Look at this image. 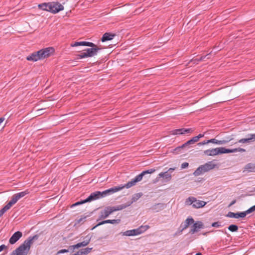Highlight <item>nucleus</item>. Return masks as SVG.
Here are the masks:
<instances>
[{"label": "nucleus", "instance_id": "f257e3e1", "mask_svg": "<svg viewBox=\"0 0 255 255\" xmlns=\"http://www.w3.org/2000/svg\"><path fill=\"white\" fill-rule=\"evenodd\" d=\"M38 235L29 237L17 249L12 252L11 255H27L30 248V246L34 241L37 240Z\"/></svg>", "mask_w": 255, "mask_h": 255}, {"label": "nucleus", "instance_id": "f03ea898", "mask_svg": "<svg viewBox=\"0 0 255 255\" xmlns=\"http://www.w3.org/2000/svg\"><path fill=\"white\" fill-rule=\"evenodd\" d=\"M245 151V149L240 147L230 149L221 147L206 150L204 151V153L207 156H215L223 153H233L236 152H244Z\"/></svg>", "mask_w": 255, "mask_h": 255}, {"label": "nucleus", "instance_id": "7ed1b4c3", "mask_svg": "<svg viewBox=\"0 0 255 255\" xmlns=\"http://www.w3.org/2000/svg\"><path fill=\"white\" fill-rule=\"evenodd\" d=\"M149 228V226L148 225H142L137 228V229L127 230L124 232H121L120 234L123 236H133L140 235L146 230H147Z\"/></svg>", "mask_w": 255, "mask_h": 255}, {"label": "nucleus", "instance_id": "20e7f679", "mask_svg": "<svg viewBox=\"0 0 255 255\" xmlns=\"http://www.w3.org/2000/svg\"><path fill=\"white\" fill-rule=\"evenodd\" d=\"M185 204L188 205H192L193 208L198 209L205 206L206 202L198 200L194 197H189L186 200Z\"/></svg>", "mask_w": 255, "mask_h": 255}, {"label": "nucleus", "instance_id": "39448f33", "mask_svg": "<svg viewBox=\"0 0 255 255\" xmlns=\"http://www.w3.org/2000/svg\"><path fill=\"white\" fill-rule=\"evenodd\" d=\"M40 60L50 57L54 52V49L53 47H47L38 51Z\"/></svg>", "mask_w": 255, "mask_h": 255}, {"label": "nucleus", "instance_id": "423d86ee", "mask_svg": "<svg viewBox=\"0 0 255 255\" xmlns=\"http://www.w3.org/2000/svg\"><path fill=\"white\" fill-rule=\"evenodd\" d=\"M64 6L58 2H50L49 11L53 13H56L63 10Z\"/></svg>", "mask_w": 255, "mask_h": 255}, {"label": "nucleus", "instance_id": "0eeeda50", "mask_svg": "<svg viewBox=\"0 0 255 255\" xmlns=\"http://www.w3.org/2000/svg\"><path fill=\"white\" fill-rule=\"evenodd\" d=\"M194 220L192 217H188L184 222H182L179 228V231L178 233H176V235L177 234H181L184 230L186 229L190 225L194 223Z\"/></svg>", "mask_w": 255, "mask_h": 255}, {"label": "nucleus", "instance_id": "6e6552de", "mask_svg": "<svg viewBox=\"0 0 255 255\" xmlns=\"http://www.w3.org/2000/svg\"><path fill=\"white\" fill-rule=\"evenodd\" d=\"M192 224L193 225L191 226L189 231V233L191 234H194L199 231L200 229L205 228L204 225L201 221H196V222H194V223H192Z\"/></svg>", "mask_w": 255, "mask_h": 255}, {"label": "nucleus", "instance_id": "1a4fd4ad", "mask_svg": "<svg viewBox=\"0 0 255 255\" xmlns=\"http://www.w3.org/2000/svg\"><path fill=\"white\" fill-rule=\"evenodd\" d=\"M101 49L99 48L96 45V46L91 48L85 49L84 51L86 54L87 57H91L96 55L99 50Z\"/></svg>", "mask_w": 255, "mask_h": 255}, {"label": "nucleus", "instance_id": "9d476101", "mask_svg": "<svg viewBox=\"0 0 255 255\" xmlns=\"http://www.w3.org/2000/svg\"><path fill=\"white\" fill-rule=\"evenodd\" d=\"M113 213V211H112V209L111 208V207L108 206L106 207L104 210L101 211L100 212V214L99 216V219L97 220V221H98L100 220L101 219H104L107 218L110 215L112 214Z\"/></svg>", "mask_w": 255, "mask_h": 255}, {"label": "nucleus", "instance_id": "9b49d317", "mask_svg": "<svg viewBox=\"0 0 255 255\" xmlns=\"http://www.w3.org/2000/svg\"><path fill=\"white\" fill-rule=\"evenodd\" d=\"M124 188V186H121L120 185L119 186L114 187L106 190H105L102 192L103 197H104L107 196L108 195L113 194L116 192H118L123 189Z\"/></svg>", "mask_w": 255, "mask_h": 255}, {"label": "nucleus", "instance_id": "f8f14e48", "mask_svg": "<svg viewBox=\"0 0 255 255\" xmlns=\"http://www.w3.org/2000/svg\"><path fill=\"white\" fill-rule=\"evenodd\" d=\"M194 131L191 128H178L171 131V133L173 135L183 134L186 133H192Z\"/></svg>", "mask_w": 255, "mask_h": 255}, {"label": "nucleus", "instance_id": "ddd939ff", "mask_svg": "<svg viewBox=\"0 0 255 255\" xmlns=\"http://www.w3.org/2000/svg\"><path fill=\"white\" fill-rule=\"evenodd\" d=\"M255 140V133L248 134L246 138H242L235 143H249Z\"/></svg>", "mask_w": 255, "mask_h": 255}, {"label": "nucleus", "instance_id": "4468645a", "mask_svg": "<svg viewBox=\"0 0 255 255\" xmlns=\"http://www.w3.org/2000/svg\"><path fill=\"white\" fill-rule=\"evenodd\" d=\"M29 193V191H28V190H26L24 191L19 192V193L14 194L12 196L11 199L15 204L18 200L23 198V197H24L26 195L28 194Z\"/></svg>", "mask_w": 255, "mask_h": 255}, {"label": "nucleus", "instance_id": "2eb2a0df", "mask_svg": "<svg viewBox=\"0 0 255 255\" xmlns=\"http://www.w3.org/2000/svg\"><path fill=\"white\" fill-rule=\"evenodd\" d=\"M103 195L102 192L100 191H96L92 193L90 196L86 198V201L87 202H91L92 201H94L97 199H99L101 198H103Z\"/></svg>", "mask_w": 255, "mask_h": 255}, {"label": "nucleus", "instance_id": "dca6fc26", "mask_svg": "<svg viewBox=\"0 0 255 255\" xmlns=\"http://www.w3.org/2000/svg\"><path fill=\"white\" fill-rule=\"evenodd\" d=\"M22 236V232L20 231H17L15 232L9 240V243L13 245L18 241L20 238Z\"/></svg>", "mask_w": 255, "mask_h": 255}, {"label": "nucleus", "instance_id": "f3484780", "mask_svg": "<svg viewBox=\"0 0 255 255\" xmlns=\"http://www.w3.org/2000/svg\"><path fill=\"white\" fill-rule=\"evenodd\" d=\"M141 179H140V177L138 175L135 176L134 179H132L131 181L128 182L127 184L124 185H121V186H124V188L126 187L127 188H130L131 187L135 185V184L140 181Z\"/></svg>", "mask_w": 255, "mask_h": 255}, {"label": "nucleus", "instance_id": "a211bd4d", "mask_svg": "<svg viewBox=\"0 0 255 255\" xmlns=\"http://www.w3.org/2000/svg\"><path fill=\"white\" fill-rule=\"evenodd\" d=\"M120 222H121V220L120 219H114V220H104V221H101V222H100L99 223H98L96 226H95L92 229V230H93L94 229L96 228V227H98L99 226L102 225L103 224H105L110 223V224H119Z\"/></svg>", "mask_w": 255, "mask_h": 255}, {"label": "nucleus", "instance_id": "6ab92c4d", "mask_svg": "<svg viewBox=\"0 0 255 255\" xmlns=\"http://www.w3.org/2000/svg\"><path fill=\"white\" fill-rule=\"evenodd\" d=\"M165 206V204L159 203L152 206L150 209L154 212H158L164 209Z\"/></svg>", "mask_w": 255, "mask_h": 255}, {"label": "nucleus", "instance_id": "aec40b11", "mask_svg": "<svg viewBox=\"0 0 255 255\" xmlns=\"http://www.w3.org/2000/svg\"><path fill=\"white\" fill-rule=\"evenodd\" d=\"M71 46L73 47L78 46H85L91 47H94V46H96V44L91 42L79 41L74 42V43L72 44Z\"/></svg>", "mask_w": 255, "mask_h": 255}, {"label": "nucleus", "instance_id": "412c9836", "mask_svg": "<svg viewBox=\"0 0 255 255\" xmlns=\"http://www.w3.org/2000/svg\"><path fill=\"white\" fill-rule=\"evenodd\" d=\"M226 216L229 218H234L236 219H238L240 218H243L245 217L244 212H238L236 213L232 212H229Z\"/></svg>", "mask_w": 255, "mask_h": 255}, {"label": "nucleus", "instance_id": "4be33fe9", "mask_svg": "<svg viewBox=\"0 0 255 255\" xmlns=\"http://www.w3.org/2000/svg\"><path fill=\"white\" fill-rule=\"evenodd\" d=\"M38 53H39L38 52V51L36 52H33L30 55L26 57V60L28 61H31L34 62L39 60L40 58L39 56L38 55Z\"/></svg>", "mask_w": 255, "mask_h": 255}, {"label": "nucleus", "instance_id": "5701e85b", "mask_svg": "<svg viewBox=\"0 0 255 255\" xmlns=\"http://www.w3.org/2000/svg\"><path fill=\"white\" fill-rule=\"evenodd\" d=\"M202 165L205 172L214 169L216 166V164L213 163L212 161H209Z\"/></svg>", "mask_w": 255, "mask_h": 255}, {"label": "nucleus", "instance_id": "b1692460", "mask_svg": "<svg viewBox=\"0 0 255 255\" xmlns=\"http://www.w3.org/2000/svg\"><path fill=\"white\" fill-rule=\"evenodd\" d=\"M131 205V203H128V202L126 204L119 205L117 206L111 207V208L112 209V211L114 212H115V211H120V210H122L123 209H124L128 207V206H129Z\"/></svg>", "mask_w": 255, "mask_h": 255}, {"label": "nucleus", "instance_id": "393cba45", "mask_svg": "<svg viewBox=\"0 0 255 255\" xmlns=\"http://www.w3.org/2000/svg\"><path fill=\"white\" fill-rule=\"evenodd\" d=\"M115 36V34L106 32L104 33V35H103L102 38H101V40L102 42H105L107 41L111 40L113 39Z\"/></svg>", "mask_w": 255, "mask_h": 255}, {"label": "nucleus", "instance_id": "a878e982", "mask_svg": "<svg viewBox=\"0 0 255 255\" xmlns=\"http://www.w3.org/2000/svg\"><path fill=\"white\" fill-rule=\"evenodd\" d=\"M84 239L85 240L83 242L77 243V244L78 245L77 246H79V248L81 247H85L87 246L91 242V237L89 235H87V236L85 237Z\"/></svg>", "mask_w": 255, "mask_h": 255}, {"label": "nucleus", "instance_id": "bb28decb", "mask_svg": "<svg viewBox=\"0 0 255 255\" xmlns=\"http://www.w3.org/2000/svg\"><path fill=\"white\" fill-rule=\"evenodd\" d=\"M158 177L163 178L167 182L169 181L171 179V175L168 173V171L160 173L158 174Z\"/></svg>", "mask_w": 255, "mask_h": 255}, {"label": "nucleus", "instance_id": "cd10ccee", "mask_svg": "<svg viewBox=\"0 0 255 255\" xmlns=\"http://www.w3.org/2000/svg\"><path fill=\"white\" fill-rule=\"evenodd\" d=\"M205 173L202 165L200 166L196 170L193 172V175L195 176H197Z\"/></svg>", "mask_w": 255, "mask_h": 255}, {"label": "nucleus", "instance_id": "c85d7f7f", "mask_svg": "<svg viewBox=\"0 0 255 255\" xmlns=\"http://www.w3.org/2000/svg\"><path fill=\"white\" fill-rule=\"evenodd\" d=\"M245 169L249 172H255V164L252 163H248L245 166Z\"/></svg>", "mask_w": 255, "mask_h": 255}, {"label": "nucleus", "instance_id": "c756f323", "mask_svg": "<svg viewBox=\"0 0 255 255\" xmlns=\"http://www.w3.org/2000/svg\"><path fill=\"white\" fill-rule=\"evenodd\" d=\"M155 171V169L151 168V169H149L143 171L141 173H140L138 175L140 177V179L142 180L143 176H144L145 174H151V173H153V172H154Z\"/></svg>", "mask_w": 255, "mask_h": 255}, {"label": "nucleus", "instance_id": "7c9ffc66", "mask_svg": "<svg viewBox=\"0 0 255 255\" xmlns=\"http://www.w3.org/2000/svg\"><path fill=\"white\" fill-rule=\"evenodd\" d=\"M38 7L39 9L49 11V2H44L38 4Z\"/></svg>", "mask_w": 255, "mask_h": 255}, {"label": "nucleus", "instance_id": "2f4dec72", "mask_svg": "<svg viewBox=\"0 0 255 255\" xmlns=\"http://www.w3.org/2000/svg\"><path fill=\"white\" fill-rule=\"evenodd\" d=\"M142 193H138L133 194L131 198V201L129 203H131V204H132L133 202H136L142 196Z\"/></svg>", "mask_w": 255, "mask_h": 255}, {"label": "nucleus", "instance_id": "473e14b6", "mask_svg": "<svg viewBox=\"0 0 255 255\" xmlns=\"http://www.w3.org/2000/svg\"><path fill=\"white\" fill-rule=\"evenodd\" d=\"M228 228L232 232H237L238 230V226L234 224L230 225Z\"/></svg>", "mask_w": 255, "mask_h": 255}, {"label": "nucleus", "instance_id": "72a5a7b5", "mask_svg": "<svg viewBox=\"0 0 255 255\" xmlns=\"http://www.w3.org/2000/svg\"><path fill=\"white\" fill-rule=\"evenodd\" d=\"M92 248H86L83 249L81 250V254L82 255H87L89 253L91 252L92 251Z\"/></svg>", "mask_w": 255, "mask_h": 255}, {"label": "nucleus", "instance_id": "f704fd0d", "mask_svg": "<svg viewBox=\"0 0 255 255\" xmlns=\"http://www.w3.org/2000/svg\"><path fill=\"white\" fill-rule=\"evenodd\" d=\"M15 204V203L13 202V201L11 199L10 201L5 205L3 207L4 209L7 211L8 210H9L12 205Z\"/></svg>", "mask_w": 255, "mask_h": 255}, {"label": "nucleus", "instance_id": "c9c22d12", "mask_svg": "<svg viewBox=\"0 0 255 255\" xmlns=\"http://www.w3.org/2000/svg\"><path fill=\"white\" fill-rule=\"evenodd\" d=\"M255 211V205L251 208H250L249 209L246 210V211L244 212L245 216L246 217L247 214H250L254 211Z\"/></svg>", "mask_w": 255, "mask_h": 255}, {"label": "nucleus", "instance_id": "e433bc0d", "mask_svg": "<svg viewBox=\"0 0 255 255\" xmlns=\"http://www.w3.org/2000/svg\"><path fill=\"white\" fill-rule=\"evenodd\" d=\"M78 245L77 244L74 245L70 246L68 247V250H69V252L73 253L75 249L79 248V246H77Z\"/></svg>", "mask_w": 255, "mask_h": 255}, {"label": "nucleus", "instance_id": "4c0bfd02", "mask_svg": "<svg viewBox=\"0 0 255 255\" xmlns=\"http://www.w3.org/2000/svg\"><path fill=\"white\" fill-rule=\"evenodd\" d=\"M197 141H198L197 140L196 137L194 136V137H192L191 139H190L188 141H187V142H186V144H188V145H189L190 144H194V143H195Z\"/></svg>", "mask_w": 255, "mask_h": 255}, {"label": "nucleus", "instance_id": "58836bf2", "mask_svg": "<svg viewBox=\"0 0 255 255\" xmlns=\"http://www.w3.org/2000/svg\"><path fill=\"white\" fill-rule=\"evenodd\" d=\"M233 138H231V139H228L227 140H218V142H217V144L218 145H221V144H226L228 142H229L230 141H231V140H232Z\"/></svg>", "mask_w": 255, "mask_h": 255}, {"label": "nucleus", "instance_id": "ea45409f", "mask_svg": "<svg viewBox=\"0 0 255 255\" xmlns=\"http://www.w3.org/2000/svg\"><path fill=\"white\" fill-rule=\"evenodd\" d=\"M89 215H87V216H85V215H83L81 216V217L78 219L77 221V223H83L85 221H86V218L89 217Z\"/></svg>", "mask_w": 255, "mask_h": 255}, {"label": "nucleus", "instance_id": "a19ab883", "mask_svg": "<svg viewBox=\"0 0 255 255\" xmlns=\"http://www.w3.org/2000/svg\"><path fill=\"white\" fill-rule=\"evenodd\" d=\"M87 202V201H86V199L85 200H81L80 201L76 202L75 204H73L71 206V207H74V206H78V205H81V204H83L84 203H86Z\"/></svg>", "mask_w": 255, "mask_h": 255}, {"label": "nucleus", "instance_id": "79ce46f5", "mask_svg": "<svg viewBox=\"0 0 255 255\" xmlns=\"http://www.w3.org/2000/svg\"><path fill=\"white\" fill-rule=\"evenodd\" d=\"M211 55V53L207 54L205 55L201 56L200 58H199V60L200 61H204L205 58H207V59H209L210 57L209 56Z\"/></svg>", "mask_w": 255, "mask_h": 255}, {"label": "nucleus", "instance_id": "37998d69", "mask_svg": "<svg viewBox=\"0 0 255 255\" xmlns=\"http://www.w3.org/2000/svg\"><path fill=\"white\" fill-rule=\"evenodd\" d=\"M77 57L78 59H82V58H86V57H87V56L84 52H82L79 54H78Z\"/></svg>", "mask_w": 255, "mask_h": 255}, {"label": "nucleus", "instance_id": "c03bdc74", "mask_svg": "<svg viewBox=\"0 0 255 255\" xmlns=\"http://www.w3.org/2000/svg\"><path fill=\"white\" fill-rule=\"evenodd\" d=\"M211 226L213 227L219 228V227H220L221 226V225L220 222H216L213 223L211 225Z\"/></svg>", "mask_w": 255, "mask_h": 255}, {"label": "nucleus", "instance_id": "a18cd8bd", "mask_svg": "<svg viewBox=\"0 0 255 255\" xmlns=\"http://www.w3.org/2000/svg\"><path fill=\"white\" fill-rule=\"evenodd\" d=\"M209 142V143H215V144H217L218 140L216 139V138H212V139L208 140V142Z\"/></svg>", "mask_w": 255, "mask_h": 255}, {"label": "nucleus", "instance_id": "49530a36", "mask_svg": "<svg viewBox=\"0 0 255 255\" xmlns=\"http://www.w3.org/2000/svg\"><path fill=\"white\" fill-rule=\"evenodd\" d=\"M199 62H200V61L199 60V58L193 59L190 61V62L194 64H197Z\"/></svg>", "mask_w": 255, "mask_h": 255}, {"label": "nucleus", "instance_id": "de8ad7c7", "mask_svg": "<svg viewBox=\"0 0 255 255\" xmlns=\"http://www.w3.org/2000/svg\"><path fill=\"white\" fill-rule=\"evenodd\" d=\"M69 252V250H68V249H62L60 251H59L57 253L58 254H63L65 253Z\"/></svg>", "mask_w": 255, "mask_h": 255}, {"label": "nucleus", "instance_id": "09e8293b", "mask_svg": "<svg viewBox=\"0 0 255 255\" xmlns=\"http://www.w3.org/2000/svg\"><path fill=\"white\" fill-rule=\"evenodd\" d=\"M189 166V164L188 162H184L181 164V168L182 169H184L187 168Z\"/></svg>", "mask_w": 255, "mask_h": 255}, {"label": "nucleus", "instance_id": "8fccbe9b", "mask_svg": "<svg viewBox=\"0 0 255 255\" xmlns=\"http://www.w3.org/2000/svg\"><path fill=\"white\" fill-rule=\"evenodd\" d=\"M7 247L5 245H1L0 246V252L2 251L4 249H7Z\"/></svg>", "mask_w": 255, "mask_h": 255}, {"label": "nucleus", "instance_id": "3c124183", "mask_svg": "<svg viewBox=\"0 0 255 255\" xmlns=\"http://www.w3.org/2000/svg\"><path fill=\"white\" fill-rule=\"evenodd\" d=\"M208 142V140H204L202 142H200L199 143H198V145H199V146H201V145H204V144H208L209 143V142Z\"/></svg>", "mask_w": 255, "mask_h": 255}, {"label": "nucleus", "instance_id": "603ef678", "mask_svg": "<svg viewBox=\"0 0 255 255\" xmlns=\"http://www.w3.org/2000/svg\"><path fill=\"white\" fill-rule=\"evenodd\" d=\"M204 136V134H199L197 136H195L197 141L199 140V139L201 137H203Z\"/></svg>", "mask_w": 255, "mask_h": 255}, {"label": "nucleus", "instance_id": "864d4df0", "mask_svg": "<svg viewBox=\"0 0 255 255\" xmlns=\"http://www.w3.org/2000/svg\"><path fill=\"white\" fill-rule=\"evenodd\" d=\"M187 146H188V144H186V142H185V143L183 144L181 146L177 147L176 148V150H177V149H180V148H182L185 147H186Z\"/></svg>", "mask_w": 255, "mask_h": 255}, {"label": "nucleus", "instance_id": "5fc2aeb1", "mask_svg": "<svg viewBox=\"0 0 255 255\" xmlns=\"http://www.w3.org/2000/svg\"><path fill=\"white\" fill-rule=\"evenodd\" d=\"M236 202V200H234L233 201H232L231 203L229 204V207H231L232 206V205H233L234 204H235Z\"/></svg>", "mask_w": 255, "mask_h": 255}, {"label": "nucleus", "instance_id": "6e6d98bb", "mask_svg": "<svg viewBox=\"0 0 255 255\" xmlns=\"http://www.w3.org/2000/svg\"><path fill=\"white\" fill-rule=\"evenodd\" d=\"M6 212V210L4 209L3 207L0 210V213L2 215Z\"/></svg>", "mask_w": 255, "mask_h": 255}, {"label": "nucleus", "instance_id": "4d7b16f0", "mask_svg": "<svg viewBox=\"0 0 255 255\" xmlns=\"http://www.w3.org/2000/svg\"><path fill=\"white\" fill-rule=\"evenodd\" d=\"M176 169V167H174V168H170L168 170V172H172L173 171H174Z\"/></svg>", "mask_w": 255, "mask_h": 255}, {"label": "nucleus", "instance_id": "13d9d810", "mask_svg": "<svg viewBox=\"0 0 255 255\" xmlns=\"http://www.w3.org/2000/svg\"><path fill=\"white\" fill-rule=\"evenodd\" d=\"M4 120L5 119L3 117L0 118V124L2 123L4 121Z\"/></svg>", "mask_w": 255, "mask_h": 255}, {"label": "nucleus", "instance_id": "bf43d9fd", "mask_svg": "<svg viewBox=\"0 0 255 255\" xmlns=\"http://www.w3.org/2000/svg\"><path fill=\"white\" fill-rule=\"evenodd\" d=\"M81 250H80L78 252H77L76 253L74 254V255H82V254H81Z\"/></svg>", "mask_w": 255, "mask_h": 255}, {"label": "nucleus", "instance_id": "052dcab7", "mask_svg": "<svg viewBox=\"0 0 255 255\" xmlns=\"http://www.w3.org/2000/svg\"><path fill=\"white\" fill-rule=\"evenodd\" d=\"M208 233V232L203 233H202V234L205 236V235H206Z\"/></svg>", "mask_w": 255, "mask_h": 255}, {"label": "nucleus", "instance_id": "680f3d73", "mask_svg": "<svg viewBox=\"0 0 255 255\" xmlns=\"http://www.w3.org/2000/svg\"><path fill=\"white\" fill-rule=\"evenodd\" d=\"M195 255H202V254L201 253H197Z\"/></svg>", "mask_w": 255, "mask_h": 255}, {"label": "nucleus", "instance_id": "e2e57ef3", "mask_svg": "<svg viewBox=\"0 0 255 255\" xmlns=\"http://www.w3.org/2000/svg\"><path fill=\"white\" fill-rule=\"evenodd\" d=\"M2 215V214H1L0 213V217Z\"/></svg>", "mask_w": 255, "mask_h": 255}]
</instances>
